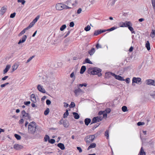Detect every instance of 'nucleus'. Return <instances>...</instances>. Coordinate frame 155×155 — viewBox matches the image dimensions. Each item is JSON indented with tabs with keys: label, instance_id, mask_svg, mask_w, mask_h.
<instances>
[{
	"label": "nucleus",
	"instance_id": "nucleus-9",
	"mask_svg": "<svg viewBox=\"0 0 155 155\" xmlns=\"http://www.w3.org/2000/svg\"><path fill=\"white\" fill-rule=\"evenodd\" d=\"M147 84L150 85L155 86V80L148 79L146 81Z\"/></svg>",
	"mask_w": 155,
	"mask_h": 155
},
{
	"label": "nucleus",
	"instance_id": "nucleus-61",
	"mask_svg": "<svg viewBox=\"0 0 155 155\" xmlns=\"http://www.w3.org/2000/svg\"><path fill=\"white\" fill-rule=\"evenodd\" d=\"M64 107L66 108L68 107L69 106V105L68 104L65 102L64 103Z\"/></svg>",
	"mask_w": 155,
	"mask_h": 155
},
{
	"label": "nucleus",
	"instance_id": "nucleus-17",
	"mask_svg": "<svg viewBox=\"0 0 155 155\" xmlns=\"http://www.w3.org/2000/svg\"><path fill=\"white\" fill-rule=\"evenodd\" d=\"M11 67L10 65L8 64L7 65L5 68L4 70V74H5V73H6L8 71L9 69H10V68Z\"/></svg>",
	"mask_w": 155,
	"mask_h": 155
},
{
	"label": "nucleus",
	"instance_id": "nucleus-1",
	"mask_svg": "<svg viewBox=\"0 0 155 155\" xmlns=\"http://www.w3.org/2000/svg\"><path fill=\"white\" fill-rule=\"evenodd\" d=\"M36 124L34 122H30L28 126V132L30 134H34L36 131Z\"/></svg>",
	"mask_w": 155,
	"mask_h": 155
},
{
	"label": "nucleus",
	"instance_id": "nucleus-3",
	"mask_svg": "<svg viewBox=\"0 0 155 155\" xmlns=\"http://www.w3.org/2000/svg\"><path fill=\"white\" fill-rule=\"evenodd\" d=\"M88 73L90 74L97 75V68H90L88 70Z\"/></svg>",
	"mask_w": 155,
	"mask_h": 155
},
{
	"label": "nucleus",
	"instance_id": "nucleus-55",
	"mask_svg": "<svg viewBox=\"0 0 155 155\" xmlns=\"http://www.w3.org/2000/svg\"><path fill=\"white\" fill-rule=\"evenodd\" d=\"M125 80L127 84L129 83L130 82V79L128 78H126Z\"/></svg>",
	"mask_w": 155,
	"mask_h": 155
},
{
	"label": "nucleus",
	"instance_id": "nucleus-16",
	"mask_svg": "<svg viewBox=\"0 0 155 155\" xmlns=\"http://www.w3.org/2000/svg\"><path fill=\"white\" fill-rule=\"evenodd\" d=\"M85 63H88L91 64H92L93 63L91 61L90 59L88 58H86L85 61L83 62V64H84Z\"/></svg>",
	"mask_w": 155,
	"mask_h": 155
},
{
	"label": "nucleus",
	"instance_id": "nucleus-63",
	"mask_svg": "<svg viewBox=\"0 0 155 155\" xmlns=\"http://www.w3.org/2000/svg\"><path fill=\"white\" fill-rule=\"evenodd\" d=\"M71 8V7H68L65 5H64V9H70Z\"/></svg>",
	"mask_w": 155,
	"mask_h": 155
},
{
	"label": "nucleus",
	"instance_id": "nucleus-27",
	"mask_svg": "<svg viewBox=\"0 0 155 155\" xmlns=\"http://www.w3.org/2000/svg\"><path fill=\"white\" fill-rule=\"evenodd\" d=\"M138 155H146L145 152L143 150L142 147L141 148Z\"/></svg>",
	"mask_w": 155,
	"mask_h": 155
},
{
	"label": "nucleus",
	"instance_id": "nucleus-20",
	"mask_svg": "<svg viewBox=\"0 0 155 155\" xmlns=\"http://www.w3.org/2000/svg\"><path fill=\"white\" fill-rule=\"evenodd\" d=\"M86 69V67L85 66H82L81 68L80 73L81 74H83Z\"/></svg>",
	"mask_w": 155,
	"mask_h": 155
},
{
	"label": "nucleus",
	"instance_id": "nucleus-59",
	"mask_svg": "<svg viewBox=\"0 0 155 155\" xmlns=\"http://www.w3.org/2000/svg\"><path fill=\"white\" fill-rule=\"evenodd\" d=\"M63 121L64 119H62L59 121L58 123L60 124H63Z\"/></svg>",
	"mask_w": 155,
	"mask_h": 155
},
{
	"label": "nucleus",
	"instance_id": "nucleus-29",
	"mask_svg": "<svg viewBox=\"0 0 155 155\" xmlns=\"http://www.w3.org/2000/svg\"><path fill=\"white\" fill-rule=\"evenodd\" d=\"M104 136L106 137V138L107 139H109V130H107L104 133Z\"/></svg>",
	"mask_w": 155,
	"mask_h": 155
},
{
	"label": "nucleus",
	"instance_id": "nucleus-44",
	"mask_svg": "<svg viewBox=\"0 0 155 155\" xmlns=\"http://www.w3.org/2000/svg\"><path fill=\"white\" fill-rule=\"evenodd\" d=\"M103 118H104L103 116V117L100 116H97V122L102 120Z\"/></svg>",
	"mask_w": 155,
	"mask_h": 155
},
{
	"label": "nucleus",
	"instance_id": "nucleus-26",
	"mask_svg": "<svg viewBox=\"0 0 155 155\" xmlns=\"http://www.w3.org/2000/svg\"><path fill=\"white\" fill-rule=\"evenodd\" d=\"M6 9L4 7L2 8L0 10V14L3 15L6 11Z\"/></svg>",
	"mask_w": 155,
	"mask_h": 155
},
{
	"label": "nucleus",
	"instance_id": "nucleus-62",
	"mask_svg": "<svg viewBox=\"0 0 155 155\" xmlns=\"http://www.w3.org/2000/svg\"><path fill=\"white\" fill-rule=\"evenodd\" d=\"M82 11V9L81 8H79L77 12V13L78 14H80Z\"/></svg>",
	"mask_w": 155,
	"mask_h": 155
},
{
	"label": "nucleus",
	"instance_id": "nucleus-39",
	"mask_svg": "<svg viewBox=\"0 0 155 155\" xmlns=\"http://www.w3.org/2000/svg\"><path fill=\"white\" fill-rule=\"evenodd\" d=\"M18 66L17 64H14L12 67L13 71L16 70L18 68Z\"/></svg>",
	"mask_w": 155,
	"mask_h": 155
},
{
	"label": "nucleus",
	"instance_id": "nucleus-45",
	"mask_svg": "<svg viewBox=\"0 0 155 155\" xmlns=\"http://www.w3.org/2000/svg\"><path fill=\"white\" fill-rule=\"evenodd\" d=\"M48 142L51 144H53L55 142V140L54 139H51L49 140Z\"/></svg>",
	"mask_w": 155,
	"mask_h": 155
},
{
	"label": "nucleus",
	"instance_id": "nucleus-33",
	"mask_svg": "<svg viewBox=\"0 0 155 155\" xmlns=\"http://www.w3.org/2000/svg\"><path fill=\"white\" fill-rule=\"evenodd\" d=\"M14 136L15 138L18 140H20L21 139V137L19 135L17 134H15Z\"/></svg>",
	"mask_w": 155,
	"mask_h": 155
},
{
	"label": "nucleus",
	"instance_id": "nucleus-37",
	"mask_svg": "<svg viewBox=\"0 0 155 155\" xmlns=\"http://www.w3.org/2000/svg\"><path fill=\"white\" fill-rule=\"evenodd\" d=\"M28 30L27 29H26V28L24 29L19 34L18 36H21L24 33H25V31Z\"/></svg>",
	"mask_w": 155,
	"mask_h": 155
},
{
	"label": "nucleus",
	"instance_id": "nucleus-32",
	"mask_svg": "<svg viewBox=\"0 0 155 155\" xmlns=\"http://www.w3.org/2000/svg\"><path fill=\"white\" fill-rule=\"evenodd\" d=\"M35 24V23H34L32 21L31 23H30V24L26 28V29H27L28 30L30 29Z\"/></svg>",
	"mask_w": 155,
	"mask_h": 155
},
{
	"label": "nucleus",
	"instance_id": "nucleus-36",
	"mask_svg": "<svg viewBox=\"0 0 155 155\" xmlns=\"http://www.w3.org/2000/svg\"><path fill=\"white\" fill-rule=\"evenodd\" d=\"M97 122V117H94L91 123V124H92L93 123H96Z\"/></svg>",
	"mask_w": 155,
	"mask_h": 155
},
{
	"label": "nucleus",
	"instance_id": "nucleus-54",
	"mask_svg": "<svg viewBox=\"0 0 155 155\" xmlns=\"http://www.w3.org/2000/svg\"><path fill=\"white\" fill-rule=\"evenodd\" d=\"M30 103L31 102L30 101H25L24 102V104L26 105H28L30 104Z\"/></svg>",
	"mask_w": 155,
	"mask_h": 155
},
{
	"label": "nucleus",
	"instance_id": "nucleus-38",
	"mask_svg": "<svg viewBox=\"0 0 155 155\" xmlns=\"http://www.w3.org/2000/svg\"><path fill=\"white\" fill-rule=\"evenodd\" d=\"M122 110L124 112H126L128 110L127 107L125 106H123L122 107Z\"/></svg>",
	"mask_w": 155,
	"mask_h": 155
},
{
	"label": "nucleus",
	"instance_id": "nucleus-6",
	"mask_svg": "<svg viewBox=\"0 0 155 155\" xmlns=\"http://www.w3.org/2000/svg\"><path fill=\"white\" fill-rule=\"evenodd\" d=\"M133 83H136L138 84H140L141 83V79L140 78L134 77L132 79Z\"/></svg>",
	"mask_w": 155,
	"mask_h": 155
},
{
	"label": "nucleus",
	"instance_id": "nucleus-57",
	"mask_svg": "<svg viewBox=\"0 0 155 155\" xmlns=\"http://www.w3.org/2000/svg\"><path fill=\"white\" fill-rule=\"evenodd\" d=\"M74 23L73 22H71L69 24V26L70 27H73L74 26Z\"/></svg>",
	"mask_w": 155,
	"mask_h": 155
},
{
	"label": "nucleus",
	"instance_id": "nucleus-35",
	"mask_svg": "<svg viewBox=\"0 0 155 155\" xmlns=\"http://www.w3.org/2000/svg\"><path fill=\"white\" fill-rule=\"evenodd\" d=\"M49 108H47L46 110L44 111V114L45 115H48L49 112Z\"/></svg>",
	"mask_w": 155,
	"mask_h": 155
},
{
	"label": "nucleus",
	"instance_id": "nucleus-34",
	"mask_svg": "<svg viewBox=\"0 0 155 155\" xmlns=\"http://www.w3.org/2000/svg\"><path fill=\"white\" fill-rule=\"evenodd\" d=\"M87 86V84L86 83H83L82 84H79L77 85L78 87L80 88L83 86L86 87Z\"/></svg>",
	"mask_w": 155,
	"mask_h": 155
},
{
	"label": "nucleus",
	"instance_id": "nucleus-58",
	"mask_svg": "<svg viewBox=\"0 0 155 155\" xmlns=\"http://www.w3.org/2000/svg\"><path fill=\"white\" fill-rule=\"evenodd\" d=\"M24 119L23 118H22L19 120V124H23L24 123Z\"/></svg>",
	"mask_w": 155,
	"mask_h": 155
},
{
	"label": "nucleus",
	"instance_id": "nucleus-7",
	"mask_svg": "<svg viewBox=\"0 0 155 155\" xmlns=\"http://www.w3.org/2000/svg\"><path fill=\"white\" fill-rule=\"evenodd\" d=\"M64 4L61 3H58L56 5V8L57 10H61L64 9Z\"/></svg>",
	"mask_w": 155,
	"mask_h": 155
},
{
	"label": "nucleus",
	"instance_id": "nucleus-8",
	"mask_svg": "<svg viewBox=\"0 0 155 155\" xmlns=\"http://www.w3.org/2000/svg\"><path fill=\"white\" fill-rule=\"evenodd\" d=\"M112 74V76L114 77L116 79L119 80L120 81H124L125 79H124V78L121 76L119 75H116L114 73H111Z\"/></svg>",
	"mask_w": 155,
	"mask_h": 155
},
{
	"label": "nucleus",
	"instance_id": "nucleus-22",
	"mask_svg": "<svg viewBox=\"0 0 155 155\" xmlns=\"http://www.w3.org/2000/svg\"><path fill=\"white\" fill-rule=\"evenodd\" d=\"M145 47L148 51H149L150 49V43L149 41H147L145 45Z\"/></svg>",
	"mask_w": 155,
	"mask_h": 155
},
{
	"label": "nucleus",
	"instance_id": "nucleus-48",
	"mask_svg": "<svg viewBox=\"0 0 155 155\" xmlns=\"http://www.w3.org/2000/svg\"><path fill=\"white\" fill-rule=\"evenodd\" d=\"M36 98V97H31V101L33 103H36L37 102Z\"/></svg>",
	"mask_w": 155,
	"mask_h": 155
},
{
	"label": "nucleus",
	"instance_id": "nucleus-47",
	"mask_svg": "<svg viewBox=\"0 0 155 155\" xmlns=\"http://www.w3.org/2000/svg\"><path fill=\"white\" fill-rule=\"evenodd\" d=\"M137 124L138 126L143 125L145 124V123L143 122H139L137 123Z\"/></svg>",
	"mask_w": 155,
	"mask_h": 155
},
{
	"label": "nucleus",
	"instance_id": "nucleus-50",
	"mask_svg": "<svg viewBox=\"0 0 155 155\" xmlns=\"http://www.w3.org/2000/svg\"><path fill=\"white\" fill-rule=\"evenodd\" d=\"M17 2H21L22 4L24 5L25 2V1H23L22 0H18Z\"/></svg>",
	"mask_w": 155,
	"mask_h": 155
},
{
	"label": "nucleus",
	"instance_id": "nucleus-43",
	"mask_svg": "<svg viewBox=\"0 0 155 155\" xmlns=\"http://www.w3.org/2000/svg\"><path fill=\"white\" fill-rule=\"evenodd\" d=\"M90 26L88 25L84 28V30L86 31H88L90 30Z\"/></svg>",
	"mask_w": 155,
	"mask_h": 155
},
{
	"label": "nucleus",
	"instance_id": "nucleus-10",
	"mask_svg": "<svg viewBox=\"0 0 155 155\" xmlns=\"http://www.w3.org/2000/svg\"><path fill=\"white\" fill-rule=\"evenodd\" d=\"M23 148V146L17 144H15L13 146L14 149L17 150H20Z\"/></svg>",
	"mask_w": 155,
	"mask_h": 155
},
{
	"label": "nucleus",
	"instance_id": "nucleus-31",
	"mask_svg": "<svg viewBox=\"0 0 155 155\" xmlns=\"http://www.w3.org/2000/svg\"><path fill=\"white\" fill-rule=\"evenodd\" d=\"M105 32H106V31L105 29L97 30V35H99Z\"/></svg>",
	"mask_w": 155,
	"mask_h": 155
},
{
	"label": "nucleus",
	"instance_id": "nucleus-12",
	"mask_svg": "<svg viewBox=\"0 0 155 155\" xmlns=\"http://www.w3.org/2000/svg\"><path fill=\"white\" fill-rule=\"evenodd\" d=\"M27 38V36L26 35H24L22 37V38L21 39L18 43V44H20L21 43H24L26 40Z\"/></svg>",
	"mask_w": 155,
	"mask_h": 155
},
{
	"label": "nucleus",
	"instance_id": "nucleus-25",
	"mask_svg": "<svg viewBox=\"0 0 155 155\" xmlns=\"http://www.w3.org/2000/svg\"><path fill=\"white\" fill-rule=\"evenodd\" d=\"M96 146V144L95 143H91L90 145L87 148V150H90L91 148H94Z\"/></svg>",
	"mask_w": 155,
	"mask_h": 155
},
{
	"label": "nucleus",
	"instance_id": "nucleus-15",
	"mask_svg": "<svg viewBox=\"0 0 155 155\" xmlns=\"http://www.w3.org/2000/svg\"><path fill=\"white\" fill-rule=\"evenodd\" d=\"M84 121L85 124L87 126H88L91 122V120L90 118H86L85 119Z\"/></svg>",
	"mask_w": 155,
	"mask_h": 155
},
{
	"label": "nucleus",
	"instance_id": "nucleus-21",
	"mask_svg": "<svg viewBox=\"0 0 155 155\" xmlns=\"http://www.w3.org/2000/svg\"><path fill=\"white\" fill-rule=\"evenodd\" d=\"M73 114L74 115V117L75 119H78L80 118V116L76 112H73Z\"/></svg>",
	"mask_w": 155,
	"mask_h": 155
},
{
	"label": "nucleus",
	"instance_id": "nucleus-53",
	"mask_svg": "<svg viewBox=\"0 0 155 155\" xmlns=\"http://www.w3.org/2000/svg\"><path fill=\"white\" fill-rule=\"evenodd\" d=\"M111 73H113L111 72H109L108 73H105V75L106 76H108L110 77V75H112V74H111Z\"/></svg>",
	"mask_w": 155,
	"mask_h": 155
},
{
	"label": "nucleus",
	"instance_id": "nucleus-11",
	"mask_svg": "<svg viewBox=\"0 0 155 155\" xmlns=\"http://www.w3.org/2000/svg\"><path fill=\"white\" fill-rule=\"evenodd\" d=\"M98 114L99 116H101L102 115L103 116V117L105 118L107 117V114L105 112V111H100L98 112Z\"/></svg>",
	"mask_w": 155,
	"mask_h": 155
},
{
	"label": "nucleus",
	"instance_id": "nucleus-40",
	"mask_svg": "<svg viewBox=\"0 0 155 155\" xmlns=\"http://www.w3.org/2000/svg\"><path fill=\"white\" fill-rule=\"evenodd\" d=\"M40 18V15H38L33 21V22L35 23Z\"/></svg>",
	"mask_w": 155,
	"mask_h": 155
},
{
	"label": "nucleus",
	"instance_id": "nucleus-13",
	"mask_svg": "<svg viewBox=\"0 0 155 155\" xmlns=\"http://www.w3.org/2000/svg\"><path fill=\"white\" fill-rule=\"evenodd\" d=\"M38 90L40 92L43 93H45V91L44 88L42 86L40 85H38L37 87Z\"/></svg>",
	"mask_w": 155,
	"mask_h": 155
},
{
	"label": "nucleus",
	"instance_id": "nucleus-49",
	"mask_svg": "<svg viewBox=\"0 0 155 155\" xmlns=\"http://www.w3.org/2000/svg\"><path fill=\"white\" fill-rule=\"evenodd\" d=\"M150 96L152 97L155 96V91L151 92L150 93Z\"/></svg>",
	"mask_w": 155,
	"mask_h": 155
},
{
	"label": "nucleus",
	"instance_id": "nucleus-41",
	"mask_svg": "<svg viewBox=\"0 0 155 155\" xmlns=\"http://www.w3.org/2000/svg\"><path fill=\"white\" fill-rule=\"evenodd\" d=\"M66 25H63L60 27V30L61 31H63L66 28Z\"/></svg>",
	"mask_w": 155,
	"mask_h": 155
},
{
	"label": "nucleus",
	"instance_id": "nucleus-51",
	"mask_svg": "<svg viewBox=\"0 0 155 155\" xmlns=\"http://www.w3.org/2000/svg\"><path fill=\"white\" fill-rule=\"evenodd\" d=\"M15 15L16 13L15 12L12 13L10 15V17L12 18H13L15 17Z\"/></svg>",
	"mask_w": 155,
	"mask_h": 155
},
{
	"label": "nucleus",
	"instance_id": "nucleus-19",
	"mask_svg": "<svg viewBox=\"0 0 155 155\" xmlns=\"http://www.w3.org/2000/svg\"><path fill=\"white\" fill-rule=\"evenodd\" d=\"M63 125L65 127H67L69 126V123L67 120H64Z\"/></svg>",
	"mask_w": 155,
	"mask_h": 155
},
{
	"label": "nucleus",
	"instance_id": "nucleus-18",
	"mask_svg": "<svg viewBox=\"0 0 155 155\" xmlns=\"http://www.w3.org/2000/svg\"><path fill=\"white\" fill-rule=\"evenodd\" d=\"M95 51V49L94 48H92L88 51V53L91 56L92 55Z\"/></svg>",
	"mask_w": 155,
	"mask_h": 155
},
{
	"label": "nucleus",
	"instance_id": "nucleus-60",
	"mask_svg": "<svg viewBox=\"0 0 155 155\" xmlns=\"http://www.w3.org/2000/svg\"><path fill=\"white\" fill-rule=\"evenodd\" d=\"M117 27H115V26H114L112 27H111V28H110V31H112L113 30H114L115 29H117Z\"/></svg>",
	"mask_w": 155,
	"mask_h": 155
},
{
	"label": "nucleus",
	"instance_id": "nucleus-64",
	"mask_svg": "<svg viewBox=\"0 0 155 155\" xmlns=\"http://www.w3.org/2000/svg\"><path fill=\"white\" fill-rule=\"evenodd\" d=\"M133 49H134L133 47L132 46L130 47L129 50V51L130 52H132L133 51Z\"/></svg>",
	"mask_w": 155,
	"mask_h": 155
},
{
	"label": "nucleus",
	"instance_id": "nucleus-42",
	"mask_svg": "<svg viewBox=\"0 0 155 155\" xmlns=\"http://www.w3.org/2000/svg\"><path fill=\"white\" fill-rule=\"evenodd\" d=\"M75 106V104L74 102H71V104L69 105V107L70 108L74 107Z\"/></svg>",
	"mask_w": 155,
	"mask_h": 155
},
{
	"label": "nucleus",
	"instance_id": "nucleus-46",
	"mask_svg": "<svg viewBox=\"0 0 155 155\" xmlns=\"http://www.w3.org/2000/svg\"><path fill=\"white\" fill-rule=\"evenodd\" d=\"M105 111L106 113H109L111 111V109L109 108H107L105 110Z\"/></svg>",
	"mask_w": 155,
	"mask_h": 155
},
{
	"label": "nucleus",
	"instance_id": "nucleus-52",
	"mask_svg": "<svg viewBox=\"0 0 155 155\" xmlns=\"http://www.w3.org/2000/svg\"><path fill=\"white\" fill-rule=\"evenodd\" d=\"M51 101L48 99H47L46 101V104L48 105H50L51 104Z\"/></svg>",
	"mask_w": 155,
	"mask_h": 155
},
{
	"label": "nucleus",
	"instance_id": "nucleus-4",
	"mask_svg": "<svg viewBox=\"0 0 155 155\" xmlns=\"http://www.w3.org/2000/svg\"><path fill=\"white\" fill-rule=\"evenodd\" d=\"M21 114H22V117L24 118L25 119L27 120H31V118L30 115L26 112L25 110H23L21 112Z\"/></svg>",
	"mask_w": 155,
	"mask_h": 155
},
{
	"label": "nucleus",
	"instance_id": "nucleus-23",
	"mask_svg": "<svg viewBox=\"0 0 155 155\" xmlns=\"http://www.w3.org/2000/svg\"><path fill=\"white\" fill-rule=\"evenodd\" d=\"M124 27L128 28L129 26L132 24V23L130 21H125L124 22Z\"/></svg>",
	"mask_w": 155,
	"mask_h": 155
},
{
	"label": "nucleus",
	"instance_id": "nucleus-5",
	"mask_svg": "<svg viewBox=\"0 0 155 155\" xmlns=\"http://www.w3.org/2000/svg\"><path fill=\"white\" fill-rule=\"evenodd\" d=\"M74 92L76 96H78L83 94L84 92L83 90L81 89L80 88L78 87L74 90Z\"/></svg>",
	"mask_w": 155,
	"mask_h": 155
},
{
	"label": "nucleus",
	"instance_id": "nucleus-14",
	"mask_svg": "<svg viewBox=\"0 0 155 155\" xmlns=\"http://www.w3.org/2000/svg\"><path fill=\"white\" fill-rule=\"evenodd\" d=\"M57 146L60 148L61 150H64L65 148L64 145L62 143H59L57 144Z\"/></svg>",
	"mask_w": 155,
	"mask_h": 155
},
{
	"label": "nucleus",
	"instance_id": "nucleus-24",
	"mask_svg": "<svg viewBox=\"0 0 155 155\" xmlns=\"http://www.w3.org/2000/svg\"><path fill=\"white\" fill-rule=\"evenodd\" d=\"M132 23L128 28L131 31L132 33L135 34V31H134V29L132 27Z\"/></svg>",
	"mask_w": 155,
	"mask_h": 155
},
{
	"label": "nucleus",
	"instance_id": "nucleus-56",
	"mask_svg": "<svg viewBox=\"0 0 155 155\" xmlns=\"http://www.w3.org/2000/svg\"><path fill=\"white\" fill-rule=\"evenodd\" d=\"M77 149L79 150L80 153H81L82 152V150L81 147H77Z\"/></svg>",
	"mask_w": 155,
	"mask_h": 155
},
{
	"label": "nucleus",
	"instance_id": "nucleus-30",
	"mask_svg": "<svg viewBox=\"0 0 155 155\" xmlns=\"http://www.w3.org/2000/svg\"><path fill=\"white\" fill-rule=\"evenodd\" d=\"M50 140L49 137L47 135H46L44 138V140L45 142H47L48 140L49 141Z\"/></svg>",
	"mask_w": 155,
	"mask_h": 155
},
{
	"label": "nucleus",
	"instance_id": "nucleus-2",
	"mask_svg": "<svg viewBox=\"0 0 155 155\" xmlns=\"http://www.w3.org/2000/svg\"><path fill=\"white\" fill-rule=\"evenodd\" d=\"M95 137L94 135H89L87 136L85 138V140L87 143H90L94 140Z\"/></svg>",
	"mask_w": 155,
	"mask_h": 155
},
{
	"label": "nucleus",
	"instance_id": "nucleus-28",
	"mask_svg": "<svg viewBox=\"0 0 155 155\" xmlns=\"http://www.w3.org/2000/svg\"><path fill=\"white\" fill-rule=\"evenodd\" d=\"M69 115V112L68 110L67 109L66 110L65 112L64 113L63 115V117L64 118H66Z\"/></svg>",
	"mask_w": 155,
	"mask_h": 155
}]
</instances>
